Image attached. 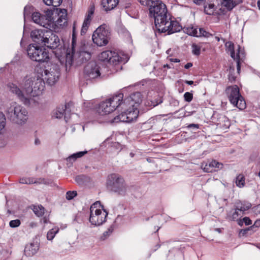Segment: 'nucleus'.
Here are the masks:
<instances>
[{"label": "nucleus", "mask_w": 260, "mask_h": 260, "mask_svg": "<svg viewBox=\"0 0 260 260\" xmlns=\"http://www.w3.org/2000/svg\"><path fill=\"white\" fill-rule=\"evenodd\" d=\"M19 85L9 83L7 86L9 91L25 105H29L32 98L41 95L45 88V82L41 77L30 74L22 77Z\"/></svg>", "instance_id": "1"}, {"label": "nucleus", "mask_w": 260, "mask_h": 260, "mask_svg": "<svg viewBox=\"0 0 260 260\" xmlns=\"http://www.w3.org/2000/svg\"><path fill=\"white\" fill-rule=\"evenodd\" d=\"M149 8L150 16L154 19V23L158 31L167 32L170 35L180 31L182 26L176 21H172L167 16L166 6L160 0L151 1Z\"/></svg>", "instance_id": "2"}, {"label": "nucleus", "mask_w": 260, "mask_h": 260, "mask_svg": "<svg viewBox=\"0 0 260 260\" xmlns=\"http://www.w3.org/2000/svg\"><path fill=\"white\" fill-rule=\"evenodd\" d=\"M91 45H86L81 42L77 45L76 42V38L74 29L73 31L72 42V54L67 53L66 55V63L71 66H80L84 62L89 60L91 56Z\"/></svg>", "instance_id": "3"}, {"label": "nucleus", "mask_w": 260, "mask_h": 260, "mask_svg": "<svg viewBox=\"0 0 260 260\" xmlns=\"http://www.w3.org/2000/svg\"><path fill=\"white\" fill-rule=\"evenodd\" d=\"M106 187L110 192L122 197L127 196L132 187L127 184L122 176L116 173H112L107 176Z\"/></svg>", "instance_id": "4"}, {"label": "nucleus", "mask_w": 260, "mask_h": 260, "mask_svg": "<svg viewBox=\"0 0 260 260\" xmlns=\"http://www.w3.org/2000/svg\"><path fill=\"white\" fill-rule=\"evenodd\" d=\"M8 118L13 123L19 125L24 124L28 119V112L25 108L16 102H12L6 112Z\"/></svg>", "instance_id": "5"}, {"label": "nucleus", "mask_w": 260, "mask_h": 260, "mask_svg": "<svg viewBox=\"0 0 260 260\" xmlns=\"http://www.w3.org/2000/svg\"><path fill=\"white\" fill-rule=\"evenodd\" d=\"M123 98V94L119 93L101 103L98 109V113L103 115L113 112L118 106L122 105Z\"/></svg>", "instance_id": "6"}, {"label": "nucleus", "mask_w": 260, "mask_h": 260, "mask_svg": "<svg viewBox=\"0 0 260 260\" xmlns=\"http://www.w3.org/2000/svg\"><path fill=\"white\" fill-rule=\"evenodd\" d=\"M225 93L231 103L240 110L246 108V103L240 94L239 89L237 85L230 86L226 87Z\"/></svg>", "instance_id": "7"}, {"label": "nucleus", "mask_w": 260, "mask_h": 260, "mask_svg": "<svg viewBox=\"0 0 260 260\" xmlns=\"http://www.w3.org/2000/svg\"><path fill=\"white\" fill-rule=\"evenodd\" d=\"M27 52L29 58L37 62L47 61L49 59L48 52L45 49L30 44L28 46Z\"/></svg>", "instance_id": "8"}, {"label": "nucleus", "mask_w": 260, "mask_h": 260, "mask_svg": "<svg viewBox=\"0 0 260 260\" xmlns=\"http://www.w3.org/2000/svg\"><path fill=\"white\" fill-rule=\"evenodd\" d=\"M39 70L41 71V76L44 78L43 80H46V83L50 85H54L59 79L60 75V69L57 64H52L49 69H37L38 72Z\"/></svg>", "instance_id": "9"}, {"label": "nucleus", "mask_w": 260, "mask_h": 260, "mask_svg": "<svg viewBox=\"0 0 260 260\" xmlns=\"http://www.w3.org/2000/svg\"><path fill=\"white\" fill-rule=\"evenodd\" d=\"M110 35L109 30L101 25L93 32L92 39L93 43L97 46H104L108 43Z\"/></svg>", "instance_id": "10"}, {"label": "nucleus", "mask_w": 260, "mask_h": 260, "mask_svg": "<svg viewBox=\"0 0 260 260\" xmlns=\"http://www.w3.org/2000/svg\"><path fill=\"white\" fill-rule=\"evenodd\" d=\"M94 205H92L90 208L89 221L92 225L99 226L106 221L108 212L104 209H103V211L99 209L94 210L95 207H93ZM102 208H103V206H102Z\"/></svg>", "instance_id": "11"}, {"label": "nucleus", "mask_w": 260, "mask_h": 260, "mask_svg": "<svg viewBox=\"0 0 260 260\" xmlns=\"http://www.w3.org/2000/svg\"><path fill=\"white\" fill-rule=\"evenodd\" d=\"M70 106L71 104L69 103L59 106L53 111L52 116L60 119L64 116V119L67 122L71 112Z\"/></svg>", "instance_id": "12"}, {"label": "nucleus", "mask_w": 260, "mask_h": 260, "mask_svg": "<svg viewBox=\"0 0 260 260\" xmlns=\"http://www.w3.org/2000/svg\"><path fill=\"white\" fill-rule=\"evenodd\" d=\"M43 45L51 49L57 48L60 44V40L55 33L49 30L45 37Z\"/></svg>", "instance_id": "13"}, {"label": "nucleus", "mask_w": 260, "mask_h": 260, "mask_svg": "<svg viewBox=\"0 0 260 260\" xmlns=\"http://www.w3.org/2000/svg\"><path fill=\"white\" fill-rule=\"evenodd\" d=\"M142 102V96L140 92H136L131 94L126 98L122 105L124 107L131 106L133 108H137Z\"/></svg>", "instance_id": "14"}, {"label": "nucleus", "mask_w": 260, "mask_h": 260, "mask_svg": "<svg viewBox=\"0 0 260 260\" xmlns=\"http://www.w3.org/2000/svg\"><path fill=\"white\" fill-rule=\"evenodd\" d=\"M84 74L88 79H95L100 76L99 67L94 61L89 62L84 68Z\"/></svg>", "instance_id": "15"}, {"label": "nucleus", "mask_w": 260, "mask_h": 260, "mask_svg": "<svg viewBox=\"0 0 260 260\" xmlns=\"http://www.w3.org/2000/svg\"><path fill=\"white\" fill-rule=\"evenodd\" d=\"M32 21L41 26L45 28L50 26V22L51 18L48 16L41 15L39 12H34L32 14Z\"/></svg>", "instance_id": "16"}, {"label": "nucleus", "mask_w": 260, "mask_h": 260, "mask_svg": "<svg viewBox=\"0 0 260 260\" xmlns=\"http://www.w3.org/2000/svg\"><path fill=\"white\" fill-rule=\"evenodd\" d=\"M49 30L35 29L31 31L30 36L33 41L40 45H43L45 37Z\"/></svg>", "instance_id": "17"}, {"label": "nucleus", "mask_w": 260, "mask_h": 260, "mask_svg": "<svg viewBox=\"0 0 260 260\" xmlns=\"http://www.w3.org/2000/svg\"><path fill=\"white\" fill-rule=\"evenodd\" d=\"M67 24V11L64 9L57 10V18L55 25L57 27H63Z\"/></svg>", "instance_id": "18"}, {"label": "nucleus", "mask_w": 260, "mask_h": 260, "mask_svg": "<svg viewBox=\"0 0 260 260\" xmlns=\"http://www.w3.org/2000/svg\"><path fill=\"white\" fill-rule=\"evenodd\" d=\"M128 58L127 55L122 54L120 56L118 53L112 51V55L110 58L109 63L117 65L119 63H125L127 61Z\"/></svg>", "instance_id": "19"}, {"label": "nucleus", "mask_w": 260, "mask_h": 260, "mask_svg": "<svg viewBox=\"0 0 260 260\" xmlns=\"http://www.w3.org/2000/svg\"><path fill=\"white\" fill-rule=\"evenodd\" d=\"M94 7H92L88 11V14L82 24V29L81 30V35H84L86 33V31L87 30V29L91 22L92 16L94 13Z\"/></svg>", "instance_id": "20"}, {"label": "nucleus", "mask_w": 260, "mask_h": 260, "mask_svg": "<svg viewBox=\"0 0 260 260\" xmlns=\"http://www.w3.org/2000/svg\"><path fill=\"white\" fill-rule=\"evenodd\" d=\"M39 244L37 242H33L26 245L24 249V254L27 256H32L38 252Z\"/></svg>", "instance_id": "21"}, {"label": "nucleus", "mask_w": 260, "mask_h": 260, "mask_svg": "<svg viewBox=\"0 0 260 260\" xmlns=\"http://www.w3.org/2000/svg\"><path fill=\"white\" fill-rule=\"evenodd\" d=\"M201 168L205 172H215L222 168L223 164H201Z\"/></svg>", "instance_id": "22"}, {"label": "nucleus", "mask_w": 260, "mask_h": 260, "mask_svg": "<svg viewBox=\"0 0 260 260\" xmlns=\"http://www.w3.org/2000/svg\"><path fill=\"white\" fill-rule=\"evenodd\" d=\"M219 2L222 6L228 11H231L237 5L242 3V0H219Z\"/></svg>", "instance_id": "23"}, {"label": "nucleus", "mask_w": 260, "mask_h": 260, "mask_svg": "<svg viewBox=\"0 0 260 260\" xmlns=\"http://www.w3.org/2000/svg\"><path fill=\"white\" fill-rule=\"evenodd\" d=\"M217 125L223 129H226L230 126V122L227 117L223 115H220L217 119Z\"/></svg>", "instance_id": "24"}, {"label": "nucleus", "mask_w": 260, "mask_h": 260, "mask_svg": "<svg viewBox=\"0 0 260 260\" xmlns=\"http://www.w3.org/2000/svg\"><path fill=\"white\" fill-rule=\"evenodd\" d=\"M237 210H239L242 214H245V212L251 207V204L245 201H239L235 203L234 205Z\"/></svg>", "instance_id": "25"}, {"label": "nucleus", "mask_w": 260, "mask_h": 260, "mask_svg": "<svg viewBox=\"0 0 260 260\" xmlns=\"http://www.w3.org/2000/svg\"><path fill=\"white\" fill-rule=\"evenodd\" d=\"M119 3V0H103L102 5L106 12L113 10L116 7Z\"/></svg>", "instance_id": "26"}, {"label": "nucleus", "mask_w": 260, "mask_h": 260, "mask_svg": "<svg viewBox=\"0 0 260 260\" xmlns=\"http://www.w3.org/2000/svg\"><path fill=\"white\" fill-rule=\"evenodd\" d=\"M242 215V213L240 212L239 210H237L236 208L234 206V208L227 213L226 219L230 221H238V217Z\"/></svg>", "instance_id": "27"}, {"label": "nucleus", "mask_w": 260, "mask_h": 260, "mask_svg": "<svg viewBox=\"0 0 260 260\" xmlns=\"http://www.w3.org/2000/svg\"><path fill=\"white\" fill-rule=\"evenodd\" d=\"M128 107V108L126 111L130 122L137 118L139 112L137 108H133L131 106Z\"/></svg>", "instance_id": "28"}, {"label": "nucleus", "mask_w": 260, "mask_h": 260, "mask_svg": "<svg viewBox=\"0 0 260 260\" xmlns=\"http://www.w3.org/2000/svg\"><path fill=\"white\" fill-rule=\"evenodd\" d=\"M119 122H129L126 111L122 112L120 114L115 116L112 120L113 123H118Z\"/></svg>", "instance_id": "29"}, {"label": "nucleus", "mask_w": 260, "mask_h": 260, "mask_svg": "<svg viewBox=\"0 0 260 260\" xmlns=\"http://www.w3.org/2000/svg\"><path fill=\"white\" fill-rule=\"evenodd\" d=\"M112 55V51L106 50L102 52L99 56V59L102 61L109 62L110 58Z\"/></svg>", "instance_id": "30"}, {"label": "nucleus", "mask_w": 260, "mask_h": 260, "mask_svg": "<svg viewBox=\"0 0 260 260\" xmlns=\"http://www.w3.org/2000/svg\"><path fill=\"white\" fill-rule=\"evenodd\" d=\"M87 153V151H80L74 153L66 158L67 161H75L77 158L82 157Z\"/></svg>", "instance_id": "31"}, {"label": "nucleus", "mask_w": 260, "mask_h": 260, "mask_svg": "<svg viewBox=\"0 0 260 260\" xmlns=\"http://www.w3.org/2000/svg\"><path fill=\"white\" fill-rule=\"evenodd\" d=\"M75 181L79 185H83L90 181V178L85 175H80L75 177Z\"/></svg>", "instance_id": "32"}, {"label": "nucleus", "mask_w": 260, "mask_h": 260, "mask_svg": "<svg viewBox=\"0 0 260 260\" xmlns=\"http://www.w3.org/2000/svg\"><path fill=\"white\" fill-rule=\"evenodd\" d=\"M245 177L243 174H240L237 176L235 179V183L237 186L239 188L243 187L245 184Z\"/></svg>", "instance_id": "33"}, {"label": "nucleus", "mask_w": 260, "mask_h": 260, "mask_svg": "<svg viewBox=\"0 0 260 260\" xmlns=\"http://www.w3.org/2000/svg\"><path fill=\"white\" fill-rule=\"evenodd\" d=\"M225 46L226 48V50L230 52L231 57L235 60L236 56L234 43H233L232 42L229 41L225 43Z\"/></svg>", "instance_id": "34"}, {"label": "nucleus", "mask_w": 260, "mask_h": 260, "mask_svg": "<svg viewBox=\"0 0 260 260\" xmlns=\"http://www.w3.org/2000/svg\"><path fill=\"white\" fill-rule=\"evenodd\" d=\"M52 182L51 180L44 178H34L32 184L49 185Z\"/></svg>", "instance_id": "35"}, {"label": "nucleus", "mask_w": 260, "mask_h": 260, "mask_svg": "<svg viewBox=\"0 0 260 260\" xmlns=\"http://www.w3.org/2000/svg\"><path fill=\"white\" fill-rule=\"evenodd\" d=\"M34 213L38 217L42 216L44 214V208L42 205L34 206L32 208Z\"/></svg>", "instance_id": "36"}, {"label": "nucleus", "mask_w": 260, "mask_h": 260, "mask_svg": "<svg viewBox=\"0 0 260 260\" xmlns=\"http://www.w3.org/2000/svg\"><path fill=\"white\" fill-rule=\"evenodd\" d=\"M215 10V6L213 4H208L204 6V11L206 14L213 15Z\"/></svg>", "instance_id": "37"}, {"label": "nucleus", "mask_w": 260, "mask_h": 260, "mask_svg": "<svg viewBox=\"0 0 260 260\" xmlns=\"http://www.w3.org/2000/svg\"><path fill=\"white\" fill-rule=\"evenodd\" d=\"M81 165V172H90L93 169H97L93 164H80Z\"/></svg>", "instance_id": "38"}, {"label": "nucleus", "mask_w": 260, "mask_h": 260, "mask_svg": "<svg viewBox=\"0 0 260 260\" xmlns=\"http://www.w3.org/2000/svg\"><path fill=\"white\" fill-rule=\"evenodd\" d=\"M44 4L47 6L58 7L62 3V0H43Z\"/></svg>", "instance_id": "39"}, {"label": "nucleus", "mask_w": 260, "mask_h": 260, "mask_svg": "<svg viewBox=\"0 0 260 260\" xmlns=\"http://www.w3.org/2000/svg\"><path fill=\"white\" fill-rule=\"evenodd\" d=\"M252 220L248 217H244L243 219L238 220V224L240 226H243V223L245 225H249L252 224Z\"/></svg>", "instance_id": "40"}, {"label": "nucleus", "mask_w": 260, "mask_h": 260, "mask_svg": "<svg viewBox=\"0 0 260 260\" xmlns=\"http://www.w3.org/2000/svg\"><path fill=\"white\" fill-rule=\"evenodd\" d=\"M6 124V119L5 115L0 111V134L2 133Z\"/></svg>", "instance_id": "41"}, {"label": "nucleus", "mask_w": 260, "mask_h": 260, "mask_svg": "<svg viewBox=\"0 0 260 260\" xmlns=\"http://www.w3.org/2000/svg\"><path fill=\"white\" fill-rule=\"evenodd\" d=\"M197 29L193 27H188L185 29L184 31L188 35L193 37L197 36Z\"/></svg>", "instance_id": "42"}, {"label": "nucleus", "mask_w": 260, "mask_h": 260, "mask_svg": "<svg viewBox=\"0 0 260 260\" xmlns=\"http://www.w3.org/2000/svg\"><path fill=\"white\" fill-rule=\"evenodd\" d=\"M211 35L206 31L204 28H200L198 30H197V37H204L206 38H209Z\"/></svg>", "instance_id": "43"}, {"label": "nucleus", "mask_w": 260, "mask_h": 260, "mask_svg": "<svg viewBox=\"0 0 260 260\" xmlns=\"http://www.w3.org/2000/svg\"><path fill=\"white\" fill-rule=\"evenodd\" d=\"M33 180L34 178L32 177L22 178L20 179L19 182L21 184H32Z\"/></svg>", "instance_id": "44"}, {"label": "nucleus", "mask_w": 260, "mask_h": 260, "mask_svg": "<svg viewBox=\"0 0 260 260\" xmlns=\"http://www.w3.org/2000/svg\"><path fill=\"white\" fill-rule=\"evenodd\" d=\"M77 196V192L76 191H68L66 192V198L68 200H71Z\"/></svg>", "instance_id": "45"}, {"label": "nucleus", "mask_w": 260, "mask_h": 260, "mask_svg": "<svg viewBox=\"0 0 260 260\" xmlns=\"http://www.w3.org/2000/svg\"><path fill=\"white\" fill-rule=\"evenodd\" d=\"M57 232H58V230H55L53 229L49 230L47 234V239L48 240H52L54 238L55 234L57 233Z\"/></svg>", "instance_id": "46"}, {"label": "nucleus", "mask_w": 260, "mask_h": 260, "mask_svg": "<svg viewBox=\"0 0 260 260\" xmlns=\"http://www.w3.org/2000/svg\"><path fill=\"white\" fill-rule=\"evenodd\" d=\"M21 224V221L19 219H15L11 220L9 222V225L11 228H15L18 227Z\"/></svg>", "instance_id": "47"}, {"label": "nucleus", "mask_w": 260, "mask_h": 260, "mask_svg": "<svg viewBox=\"0 0 260 260\" xmlns=\"http://www.w3.org/2000/svg\"><path fill=\"white\" fill-rule=\"evenodd\" d=\"M192 52L193 54L199 55L200 54L201 48L198 45L193 44L192 45Z\"/></svg>", "instance_id": "48"}, {"label": "nucleus", "mask_w": 260, "mask_h": 260, "mask_svg": "<svg viewBox=\"0 0 260 260\" xmlns=\"http://www.w3.org/2000/svg\"><path fill=\"white\" fill-rule=\"evenodd\" d=\"M184 98L185 101L190 102L193 99V95L189 92H186L184 94Z\"/></svg>", "instance_id": "49"}, {"label": "nucleus", "mask_w": 260, "mask_h": 260, "mask_svg": "<svg viewBox=\"0 0 260 260\" xmlns=\"http://www.w3.org/2000/svg\"><path fill=\"white\" fill-rule=\"evenodd\" d=\"M240 49V47L239 46H238V52L237 53L236 58V61H237V71H238V72L240 70V56H239V54Z\"/></svg>", "instance_id": "50"}, {"label": "nucleus", "mask_w": 260, "mask_h": 260, "mask_svg": "<svg viewBox=\"0 0 260 260\" xmlns=\"http://www.w3.org/2000/svg\"><path fill=\"white\" fill-rule=\"evenodd\" d=\"M260 226V219L259 220H256L254 224L251 225L250 228L251 230H252L254 227L258 228Z\"/></svg>", "instance_id": "51"}, {"label": "nucleus", "mask_w": 260, "mask_h": 260, "mask_svg": "<svg viewBox=\"0 0 260 260\" xmlns=\"http://www.w3.org/2000/svg\"><path fill=\"white\" fill-rule=\"evenodd\" d=\"M187 127L198 129L199 128V125L198 124H190L187 126Z\"/></svg>", "instance_id": "52"}, {"label": "nucleus", "mask_w": 260, "mask_h": 260, "mask_svg": "<svg viewBox=\"0 0 260 260\" xmlns=\"http://www.w3.org/2000/svg\"><path fill=\"white\" fill-rule=\"evenodd\" d=\"M254 209L256 214H260V204L254 207Z\"/></svg>", "instance_id": "53"}, {"label": "nucleus", "mask_w": 260, "mask_h": 260, "mask_svg": "<svg viewBox=\"0 0 260 260\" xmlns=\"http://www.w3.org/2000/svg\"><path fill=\"white\" fill-rule=\"evenodd\" d=\"M193 2L196 4L197 5H201L202 4L204 0H193Z\"/></svg>", "instance_id": "54"}, {"label": "nucleus", "mask_w": 260, "mask_h": 260, "mask_svg": "<svg viewBox=\"0 0 260 260\" xmlns=\"http://www.w3.org/2000/svg\"><path fill=\"white\" fill-rule=\"evenodd\" d=\"M192 63H191V62H188L187 63L185 66H184V68L186 69H189V68L191 67L192 66Z\"/></svg>", "instance_id": "55"}, {"label": "nucleus", "mask_w": 260, "mask_h": 260, "mask_svg": "<svg viewBox=\"0 0 260 260\" xmlns=\"http://www.w3.org/2000/svg\"><path fill=\"white\" fill-rule=\"evenodd\" d=\"M29 226L30 228H33L36 227L37 226V223L36 222H31L29 223Z\"/></svg>", "instance_id": "56"}, {"label": "nucleus", "mask_w": 260, "mask_h": 260, "mask_svg": "<svg viewBox=\"0 0 260 260\" xmlns=\"http://www.w3.org/2000/svg\"><path fill=\"white\" fill-rule=\"evenodd\" d=\"M184 82L188 84V85H192L193 84V81H188V80H185L184 81Z\"/></svg>", "instance_id": "57"}, {"label": "nucleus", "mask_w": 260, "mask_h": 260, "mask_svg": "<svg viewBox=\"0 0 260 260\" xmlns=\"http://www.w3.org/2000/svg\"><path fill=\"white\" fill-rule=\"evenodd\" d=\"M250 229V227L245 229V230H241V232L243 233V234H245L246 233V232L249 231V230Z\"/></svg>", "instance_id": "58"}, {"label": "nucleus", "mask_w": 260, "mask_h": 260, "mask_svg": "<svg viewBox=\"0 0 260 260\" xmlns=\"http://www.w3.org/2000/svg\"><path fill=\"white\" fill-rule=\"evenodd\" d=\"M35 144H36V145H38V144H40V140H39V139H38L35 140Z\"/></svg>", "instance_id": "59"}, {"label": "nucleus", "mask_w": 260, "mask_h": 260, "mask_svg": "<svg viewBox=\"0 0 260 260\" xmlns=\"http://www.w3.org/2000/svg\"><path fill=\"white\" fill-rule=\"evenodd\" d=\"M108 232H109L108 231L105 232L103 233V236L106 237L107 235H108Z\"/></svg>", "instance_id": "60"}, {"label": "nucleus", "mask_w": 260, "mask_h": 260, "mask_svg": "<svg viewBox=\"0 0 260 260\" xmlns=\"http://www.w3.org/2000/svg\"><path fill=\"white\" fill-rule=\"evenodd\" d=\"M173 61L175 62H178L180 61V60L177 58L174 59Z\"/></svg>", "instance_id": "61"}, {"label": "nucleus", "mask_w": 260, "mask_h": 260, "mask_svg": "<svg viewBox=\"0 0 260 260\" xmlns=\"http://www.w3.org/2000/svg\"><path fill=\"white\" fill-rule=\"evenodd\" d=\"M257 6H258L259 9L260 10V1H258L257 2Z\"/></svg>", "instance_id": "62"}, {"label": "nucleus", "mask_w": 260, "mask_h": 260, "mask_svg": "<svg viewBox=\"0 0 260 260\" xmlns=\"http://www.w3.org/2000/svg\"><path fill=\"white\" fill-rule=\"evenodd\" d=\"M215 38L217 41L219 42L220 41V39L218 37H216Z\"/></svg>", "instance_id": "63"}, {"label": "nucleus", "mask_w": 260, "mask_h": 260, "mask_svg": "<svg viewBox=\"0 0 260 260\" xmlns=\"http://www.w3.org/2000/svg\"><path fill=\"white\" fill-rule=\"evenodd\" d=\"M216 231L220 233L221 231V230L220 229H216Z\"/></svg>", "instance_id": "64"}]
</instances>
